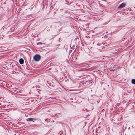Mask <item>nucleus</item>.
<instances>
[{
  "label": "nucleus",
  "instance_id": "f257e3e1",
  "mask_svg": "<svg viewBox=\"0 0 135 135\" xmlns=\"http://www.w3.org/2000/svg\"><path fill=\"white\" fill-rule=\"evenodd\" d=\"M41 56L39 55L36 54L33 57V59L36 61H38L40 59Z\"/></svg>",
  "mask_w": 135,
  "mask_h": 135
},
{
  "label": "nucleus",
  "instance_id": "f03ea898",
  "mask_svg": "<svg viewBox=\"0 0 135 135\" xmlns=\"http://www.w3.org/2000/svg\"><path fill=\"white\" fill-rule=\"evenodd\" d=\"M26 120L27 121H32L34 122L36 120V119L34 118H30L27 119Z\"/></svg>",
  "mask_w": 135,
  "mask_h": 135
},
{
  "label": "nucleus",
  "instance_id": "7ed1b4c3",
  "mask_svg": "<svg viewBox=\"0 0 135 135\" xmlns=\"http://www.w3.org/2000/svg\"><path fill=\"white\" fill-rule=\"evenodd\" d=\"M125 6V4L124 3H122L118 7L119 9L122 8L124 7Z\"/></svg>",
  "mask_w": 135,
  "mask_h": 135
},
{
  "label": "nucleus",
  "instance_id": "20e7f679",
  "mask_svg": "<svg viewBox=\"0 0 135 135\" xmlns=\"http://www.w3.org/2000/svg\"><path fill=\"white\" fill-rule=\"evenodd\" d=\"M19 62L21 64H23L24 62V61L23 59L22 58L20 59L19 60Z\"/></svg>",
  "mask_w": 135,
  "mask_h": 135
},
{
  "label": "nucleus",
  "instance_id": "39448f33",
  "mask_svg": "<svg viewBox=\"0 0 135 135\" xmlns=\"http://www.w3.org/2000/svg\"><path fill=\"white\" fill-rule=\"evenodd\" d=\"M132 83L133 84H135V79H132L131 81Z\"/></svg>",
  "mask_w": 135,
  "mask_h": 135
},
{
  "label": "nucleus",
  "instance_id": "423d86ee",
  "mask_svg": "<svg viewBox=\"0 0 135 135\" xmlns=\"http://www.w3.org/2000/svg\"><path fill=\"white\" fill-rule=\"evenodd\" d=\"M116 70L115 69H114V70L112 69L110 70V71H116Z\"/></svg>",
  "mask_w": 135,
  "mask_h": 135
}]
</instances>
